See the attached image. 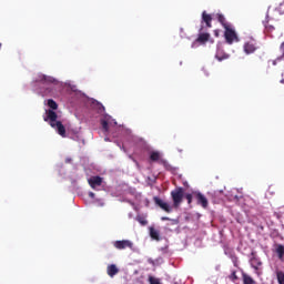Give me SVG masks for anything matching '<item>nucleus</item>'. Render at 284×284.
<instances>
[{
    "mask_svg": "<svg viewBox=\"0 0 284 284\" xmlns=\"http://www.w3.org/2000/svg\"><path fill=\"white\" fill-rule=\"evenodd\" d=\"M113 246L115 247V250H132V247H134V243H132V241L130 240H121V241H115L113 243Z\"/></svg>",
    "mask_w": 284,
    "mask_h": 284,
    "instance_id": "obj_4",
    "label": "nucleus"
},
{
    "mask_svg": "<svg viewBox=\"0 0 284 284\" xmlns=\"http://www.w3.org/2000/svg\"><path fill=\"white\" fill-rule=\"evenodd\" d=\"M185 199H186L189 205H191V204H192V194L187 193V194L185 195Z\"/></svg>",
    "mask_w": 284,
    "mask_h": 284,
    "instance_id": "obj_27",
    "label": "nucleus"
},
{
    "mask_svg": "<svg viewBox=\"0 0 284 284\" xmlns=\"http://www.w3.org/2000/svg\"><path fill=\"white\" fill-rule=\"evenodd\" d=\"M245 54H254L255 51L258 50V47L256 45V42L254 40L245 42L243 45Z\"/></svg>",
    "mask_w": 284,
    "mask_h": 284,
    "instance_id": "obj_8",
    "label": "nucleus"
},
{
    "mask_svg": "<svg viewBox=\"0 0 284 284\" xmlns=\"http://www.w3.org/2000/svg\"><path fill=\"white\" fill-rule=\"evenodd\" d=\"M36 82L41 83L42 85H52V84L57 83V79H54L50 75L40 74V75H38Z\"/></svg>",
    "mask_w": 284,
    "mask_h": 284,
    "instance_id": "obj_5",
    "label": "nucleus"
},
{
    "mask_svg": "<svg viewBox=\"0 0 284 284\" xmlns=\"http://www.w3.org/2000/svg\"><path fill=\"white\" fill-rule=\"evenodd\" d=\"M251 267H253L254 270H258V267H261V265H263V262H261V260L258 257H256V253L252 252L251 253Z\"/></svg>",
    "mask_w": 284,
    "mask_h": 284,
    "instance_id": "obj_11",
    "label": "nucleus"
},
{
    "mask_svg": "<svg viewBox=\"0 0 284 284\" xmlns=\"http://www.w3.org/2000/svg\"><path fill=\"white\" fill-rule=\"evenodd\" d=\"M112 123L116 125V122L112 120V116L104 115L103 119L101 120L102 130L104 132H110V125H112Z\"/></svg>",
    "mask_w": 284,
    "mask_h": 284,
    "instance_id": "obj_6",
    "label": "nucleus"
},
{
    "mask_svg": "<svg viewBox=\"0 0 284 284\" xmlns=\"http://www.w3.org/2000/svg\"><path fill=\"white\" fill-rule=\"evenodd\" d=\"M195 41L201 45H205V43L210 41V33H199Z\"/></svg>",
    "mask_w": 284,
    "mask_h": 284,
    "instance_id": "obj_13",
    "label": "nucleus"
},
{
    "mask_svg": "<svg viewBox=\"0 0 284 284\" xmlns=\"http://www.w3.org/2000/svg\"><path fill=\"white\" fill-rule=\"evenodd\" d=\"M266 29H267V30H274V27L268 26V27H266Z\"/></svg>",
    "mask_w": 284,
    "mask_h": 284,
    "instance_id": "obj_31",
    "label": "nucleus"
},
{
    "mask_svg": "<svg viewBox=\"0 0 284 284\" xmlns=\"http://www.w3.org/2000/svg\"><path fill=\"white\" fill-rule=\"evenodd\" d=\"M202 23H205L206 28H212V16L207 11L202 12Z\"/></svg>",
    "mask_w": 284,
    "mask_h": 284,
    "instance_id": "obj_12",
    "label": "nucleus"
},
{
    "mask_svg": "<svg viewBox=\"0 0 284 284\" xmlns=\"http://www.w3.org/2000/svg\"><path fill=\"white\" fill-rule=\"evenodd\" d=\"M174 207H179L183 203V187H178L171 192Z\"/></svg>",
    "mask_w": 284,
    "mask_h": 284,
    "instance_id": "obj_3",
    "label": "nucleus"
},
{
    "mask_svg": "<svg viewBox=\"0 0 284 284\" xmlns=\"http://www.w3.org/2000/svg\"><path fill=\"white\" fill-rule=\"evenodd\" d=\"M103 183V178L97 175L89 179V185L92 187V190H97V187H100Z\"/></svg>",
    "mask_w": 284,
    "mask_h": 284,
    "instance_id": "obj_10",
    "label": "nucleus"
},
{
    "mask_svg": "<svg viewBox=\"0 0 284 284\" xmlns=\"http://www.w3.org/2000/svg\"><path fill=\"white\" fill-rule=\"evenodd\" d=\"M230 281H232L233 283L235 281H239V276L236 275V271H232L231 275L229 276Z\"/></svg>",
    "mask_w": 284,
    "mask_h": 284,
    "instance_id": "obj_24",
    "label": "nucleus"
},
{
    "mask_svg": "<svg viewBox=\"0 0 284 284\" xmlns=\"http://www.w3.org/2000/svg\"><path fill=\"white\" fill-rule=\"evenodd\" d=\"M149 232H150V236L153 241H161V232L159 230L154 229V226H150Z\"/></svg>",
    "mask_w": 284,
    "mask_h": 284,
    "instance_id": "obj_14",
    "label": "nucleus"
},
{
    "mask_svg": "<svg viewBox=\"0 0 284 284\" xmlns=\"http://www.w3.org/2000/svg\"><path fill=\"white\" fill-rule=\"evenodd\" d=\"M172 225H179V221L178 220H172Z\"/></svg>",
    "mask_w": 284,
    "mask_h": 284,
    "instance_id": "obj_28",
    "label": "nucleus"
},
{
    "mask_svg": "<svg viewBox=\"0 0 284 284\" xmlns=\"http://www.w3.org/2000/svg\"><path fill=\"white\" fill-rule=\"evenodd\" d=\"M217 21L221 23V26L225 29L229 28L231 24L227 22V20L225 19V16L219 13L217 14Z\"/></svg>",
    "mask_w": 284,
    "mask_h": 284,
    "instance_id": "obj_16",
    "label": "nucleus"
},
{
    "mask_svg": "<svg viewBox=\"0 0 284 284\" xmlns=\"http://www.w3.org/2000/svg\"><path fill=\"white\" fill-rule=\"evenodd\" d=\"M161 159V153L159 151H152L150 153V160L156 162Z\"/></svg>",
    "mask_w": 284,
    "mask_h": 284,
    "instance_id": "obj_17",
    "label": "nucleus"
},
{
    "mask_svg": "<svg viewBox=\"0 0 284 284\" xmlns=\"http://www.w3.org/2000/svg\"><path fill=\"white\" fill-rule=\"evenodd\" d=\"M149 283L150 284H161V281L156 277L149 276Z\"/></svg>",
    "mask_w": 284,
    "mask_h": 284,
    "instance_id": "obj_26",
    "label": "nucleus"
},
{
    "mask_svg": "<svg viewBox=\"0 0 284 284\" xmlns=\"http://www.w3.org/2000/svg\"><path fill=\"white\" fill-rule=\"evenodd\" d=\"M229 55L227 54H222L221 53H216L215 59H217V61H225V59H227Z\"/></svg>",
    "mask_w": 284,
    "mask_h": 284,
    "instance_id": "obj_25",
    "label": "nucleus"
},
{
    "mask_svg": "<svg viewBox=\"0 0 284 284\" xmlns=\"http://www.w3.org/2000/svg\"><path fill=\"white\" fill-rule=\"evenodd\" d=\"M161 221H170V217L163 216L161 217Z\"/></svg>",
    "mask_w": 284,
    "mask_h": 284,
    "instance_id": "obj_30",
    "label": "nucleus"
},
{
    "mask_svg": "<svg viewBox=\"0 0 284 284\" xmlns=\"http://www.w3.org/2000/svg\"><path fill=\"white\" fill-rule=\"evenodd\" d=\"M224 30V38L229 45H232L234 41H239V36H236V31L233 30L232 24L226 27Z\"/></svg>",
    "mask_w": 284,
    "mask_h": 284,
    "instance_id": "obj_2",
    "label": "nucleus"
},
{
    "mask_svg": "<svg viewBox=\"0 0 284 284\" xmlns=\"http://www.w3.org/2000/svg\"><path fill=\"white\" fill-rule=\"evenodd\" d=\"M195 43H196V40H195V42H194L193 45H192L193 48H194Z\"/></svg>",
    "mask_w": 284,
    "mask_h": 284,
    "instance_id": "obj_34",
    "label": "nucleus"
},
{
    "mask_svg": "<svg viewBox=\"0 0 284 284\" xmlns=\"http://www.w3.org/2000/svg\"><path fill=\"white\" fill-rule=\"evenodd\" d=\"M153 201L155 205H158V207H161V210H163L164 212H168V214L172 212V206H170V204H168L166 202H163V200H161L159 196H154Z\"/></svg>",
    "mask_w": 284,
    "mask_h": 284,
    "instance_id": "obj_7",
    "label": "nucleus"
},
{
    "mask_svg": "<svg viewBox=\"0 0 284 284\" xmlns=\"http://www.w3.org/2000/svg\"><path fill=\"white\" fill-rule=\"evenodd\" d=\"M215 37H219V32H215Z\"/></svg>",
    "mask_w": 284,
    "mask_h": 284,
    "instance_id": "obj_33",
    "label": "nucleus"
},
{
    "mask_svg": "<svg viewBox=\"0 0 284 284\" xmlns=\"http://www.w3.org/2000/svg\"><path fill=\"white\" fill-rule=\"evenodd\" d=\"M45 114L47 116H44V121L45 122L49 121V125H51V128L57 130L60 136L65 138V126L63 125V123H61V121H57V119H59V115H57V112L52 110H47Z\"/></svg>",
    "mask_w": 284,
    "mask_h": 284,
    "instance_id": "obj_1",
    "label": "nucleus"
},
{
    "mask_svg": "<svg viewBox=\"0 0 284 284\" xmlns=\"http://www.w3.org/2000/svg\"><path fill=\"white\" fill-rule=\"evenodd\" d=\"M280 51L282 52V55L276 59V61H283L284 59V42L280 45Z\"/></svg>",
    "mask_w": 284,
    "mask_h": 284,
    "instance_id": "obj_23",
    "label": "nucleus"
},
{
    "mask_svg": "<svg viewBox=\"0 0 284 284\" xmlns=\"http://www.w3.org/2000/svg\"><path fill=\"white\" fill-rule=\"evenodd\" d=\"M242 278H243V284H255L256 283L254 281V278H252V276H250L247 274H243Z\"/></svg>",
    "mask_w": 284,
    "mask_h": 284,
    "instance_id": "obj_18",
    "label": "nucleus"
},
{
    "mask_svg": "<svg viewBox=\"0 0 284 284\" xmlns=\"http://www.w3.org/2000/svg\"><path fill=\"white\" fill-rule=\"evenodd\" d=\"M273 65H276V60H275V61H273Z\"/></svg>",
    "mask_w": 284,
    "mask_h": 284,
    "instance_id": "obj_32",
    "label": "nucleus"
},
{
    "mask_svg": "<svg viewBox=\"0 0 284 284\" xmlns=\"http://www.w3.org/2000/svg\"><path fill=\"white\" fill-rule=\"evenodd\" d=\"M276 276H277L278 284H284V272L283 271H277Z\"/></svg>",
    "mask_w": 284,
    "mask_h": 284,
    "instance_id": "obj_21",
    "label": "nucleus"
},
{
    "mask_svg": "<svg viewBox=\"0 0 284 284\" xmlns=\"http://www.w3.org/2000/svg\"><path fill=\"white\" fill-rule=\"evenodd\" d=\"M89 196H90V199H94L95 195H94L93 192H90V193H89Z\"/></svg>",
    "mask_w": 284,
    "mask_h": 284,
    "instance_id": "obj_29",
    "label": "nucleus"
},
{
    "mask_svg": "<svg viewBox=\"0 0 284 284\" xmlns=\"http://www.w3.org/2000/svg\"><path fill=\"white\" fill-rule=\"evenodd\" d=\"M195 43H196V40H195V42H194L193 45H192L193 48H194Z\"/></svg>",
    "mask_w": 284,
    "mask_h": 284,
    "instance_id": "obj_35",
    "label": "nucleus"
},
{
    "mask_svg": "<svg viewBox=\"0 0 284 284\" xmlns=\"http://www.w3.org/2000/svg\"><path fill=\"white\" fill-rule=\"evenodd\" d=\"M118 273H119V267H116L114 264H110L106 267V274L108 276H110V278H114V276H116Z\"/></svg>",
    "mask_w": 284,
    "mask_h": 284,
    "instance_id": "obj_15",
    "label": "nucleus"
},
{
    "mask_svg": "<svg viewBox=\"0 0 284 284\" xmlns=\"http://www.w3.org/2000/svg\"><path fill=\"white\" fill-rule=\"evenodd\" d=\"M276 254L278 255V258H283L284 256V246L283 245H278L276 248Z\"/></svg>",
    "mask_w": 284,
    "mask_h": 284,
    "instance_id": "obj_22",
    "label": "nucleus"
},
{
    "mask_svg": "<svg viewBox=\"0 0 284 284\" xmlns=\"http://www.w3.org/2000/svg\"><path fill=\"white\" fill-rule=\"evenodd\" d=\"M48 105L51 108L52 112H54V110L59 109V104H57V102L52 99L48 100Z\"/></svg>",
    "mask_w": 284,
    "mask_h": 284,
    "instance_id": "obj_20",
    "label": "nucleus"
},
{
    "mask_svg": "<svg viewBox=\"0 0 284 284\" xmlns=\"http://www.w3.org/2000/svg\"><path fill=\"white\" fill-rule=\"evenodd\" d=\"M135 221H138V223H140V225L142 226L148 225V221L143 215H136Z\"/></svg>",
    "mask_w": 284,
    "mask_h": 284,
    "instance_id": "obj_19",
    "label": "nucleus"
},
{
    "mask_svg": "<svg viewBox=\"0 0 284 284\" xmlns=\"http://www.w3.org/2000/svg\"><path fill=\"white\" fill-rule=\"evenodd\" d=\"M195 199L197 201V205H201L204 210L210 205L207 197H205L201 192L195 193Z\"/></svg>",
    "mask_w": 284,
    "mask_h": 284,
    "instance_id": "obj_9",
    "label": "nucleus"
}]
</instances>
